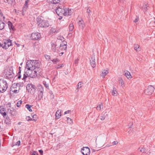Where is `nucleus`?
I'll use <instances>...</instances> for the list:
<instances>
[{"mask_svg":"<svg viewBox=\"0 0 155 155\" xmlns=\"http://www.w3.org/2000/svg\"><path fill=\"white\" fill-rule=\"evenodd\" d=\"M61 110H58L55 114V117L57 119H59L61 116Z\"/></svg>","mask_w":155,"mask_h":155,"instance_id":"20","label":"nucleus"},{"mask_svg":"<svg viewBox=\"0 0 155 155\" xmlns=\"http://www.w3.org/2000/svg\"><path fill=\"white\" fill-rule=\"evenodd\" d=\"M52 61L54 64H56L57 62H58L60 61L57 58L53 59L51 61Z\"/></svg>","mask_w":155,"mask_h":155,"instance_id":"40","label":"nucleus"},{"mask_svg":"<svg viewBox=\"0 0 155 155\" xmlns=\"http://www.w3.org/2000/svg\"><path fill=\"white\" fill-rule=\"evenodd\" d=\"M29 0H26L25 3V5H27L28 3L29 2Z\"/></svg>","mask_w":155,"mask_h":155,"instance_id":"54","label":"nucleus"},{"mask_svg":"<svg viewBox=\"0 0 155 155\" xmlns=\"http://www.w3.org/2000/svg\"><path fill=\"white\" fill-rule=\"evenodd\" d=\"M28 77L27 74H26V70H25L24 73L23 74V77L22 79L23 80H25L26 78Z\"/></svg>","mask_w":155,"mask_h":155,"instance_id":"34","label":"nucleus"},{"mask_svg":"<svg viewBox=\"0 0 155 155\" xmlns=\"http://www.w3.org/2000/svg\"><path fill=\"white\" fill-rule=\"evenodd\" d=\"M6 110L5 107L3 106H0V113L5 117L6 115Z\"/></svg>","mask_w":155,"mask_h":155,"instance_id":"13","label":"nucleus"},{"mask_svg":"<svg viewBox=\"0 0 155 155\" xmlns=\"http://www.w3.org/2000/svg\"><path fill=\"white\" fill-rule=\"evenodd\" d=\"M36 117H37L36 115H34V116H33V119H32V120H34L35 121H36V120L34 118H36Z\"/></svg>","mask_w":155,"mask_h":155,"instance_id":"50","label":"nucleus"},{"mask_svg":"<svg viewBox=\"0 0 155 155\" xmlns=\"http://www.w3.org/2000/svg\"><path fill=\"white\" fill-rule=\"evenodd\" d=\"M138 150H139L140 151L144 153L146 151V149L144 148H140L139 147L138 149Z\"/></svg>","mask_w":155,"mask_h":155,"instance_id":"37","label":"nucleus"},{"mask_svg":"<svg viewBox=\"0 0 155 155\" xmlns=\"http://www.w3.org/2000/svg\"><path fill=\"white\" fill-rule=\"evenodd\" d=\"M33 73V70H26V74L29 77L34 78L37 76L36 74H34Z\"/></svg>","mask_w":155,"mask_h":155,"instance_id":"10","label":"nucleus"},{"mask_svg":"<svg viewBox=\"0 0 155 155\" xmlns=\"http://www.w3.org/2000/svg\"><path fill=\"white\" fill-rule=\"evenodd\" d=\"M38 91L44 90V87L40 85L38 86Z\"/></svg>","mask_w":155,"mask_h":155,"instance_id":"44","label":"nucleus"},{"mask_svg":"<svg viewBox=\"0 0 155 155\" xmlns=\"http://www.w3.org/2000/svg\"><path fill=\"white\" fill-rule=\"evenodd\" d=\"M120 81L121 82V83L122 84V85L123 84H124V82H123L122 79L120 80Z\"/></svg>","mask_w":155,"mask_h":155,"instance_id":"61","label":"nucleus"},{"mask_svg":"<svg viewBox=\"0 0 155 155\" xmlns=\"http://www.w3.org/2000/svg\"><path fill=\"white\" fill-rule=\"evenodd\" d=\"M20 140L18 141V142H16V145H17L18 146L20 145Z\"/></svg>","mask_w":155,"mask_h":155,"instance_id":"51","label":"nucleus"},{"mask_svg":"<svg viewBox=\"0 0 155 155\" xmlns=\"http://www.w3.org/2000/svg\"><path fill=\"white\" fill-rule=\"evenodd\" d=\"M87 13H88L89 14L91 12L90 10L89 9L88 7H87Z\"/></svg>","mask_w":155,"mask_h":155,"instance_id":"55","label":"nucleus"},{"mask_svg":"<svg viewBox=\"0 0 155 155\" xmlns=\"http://www.w3.org/2000/svg\"><path fill=\"white\" fill-rule=\"evenodd\" d=\"M38 92H40L39 93H41V94L42 93V94H43L44 90L40 91H38Z\"/></svg>","mask_w":155,"mask_h":155,"instance_id":"63","label":"nucleus"},{"mask_svg":"<svg viewBox=\"0 0 155 155\" xmlns=\"http://www.w3.org/2000/svg\"><path fill=\"white\" fill-rule=\"evenodd\" d=\"M8 112H9L12 115H14L15 114V111L14 110H12L10 109H8Z\"/></svg>","mask_w":155,"mask_h":155,"instance_id":"39","label":"nucleus"},{"mask_svg":"<svg viewBox=\"0 0 155 155\" xmlns=\"http://www.w3.org/2000/svg\"><path fill=\"white\" fill-rule=\"evenodd\" d=\"M100 117V118L101 120H104L105 119V115L104 114H101Z\"/></svg>","mask_w":155,"mask_h":155,"instance_id":"46","label":"nucleus"},{"mask_svg":"<svg viewBox=\"0 0 155 155\" xmlns=\"http://www.w3.org/2000/svg\"><path fill=\"white\" fill-rule=\"evenodd\" d=\"M101 106H102V103H101V104H99L97 107V110L98 111L100 110L101 109Z\"/></svg>","mask_w":155,"mask_h":155,"instance_id":"38","label":"nucleus"},{"mask_svg":"<svg viewBox=\"0 0 155 155\" xmlns=\"http://www.w3.org/2000/svg\"><path fill=\"white\" fill-rule=\"evenodd\" d=\"M72 13L71 10L69 9L68 8H66L64 7V11L63 14V15L68 16L71 15Z\"/></svg>","mask_w":155,"mask_h":155,"instance_id":"12","label":"nucleus"},{"mask_svg":"<svg viewBox=\"0 0 155 155\" xmlns=\"http://www.w3.org/2000/svg\"><path fill=\"white\" fill-rule=\"evenodd\" d=\"M32 155H38V153L35 151L33 152Z\"/></svg>","mask_w":155,"mask_h":155,"instance_id":"49","label":"nucleus"},{"mask_svg":"<svg viewBox=\"0 0 155 155\" xmlns=\"http://www.w3.org/2000/svg\"><path fill=\"white\" fill-rule=\"evenodd\" d=\"M4 2L8 4L12 5L14 3L15 0H4Z\"/></svg>","mask_w":155,"mask_h":155,"instance_id":"22","label":"nucleus"},{"mask_svg":"<svg viewBox=\"0 0 155 155\" xmlns=\"http://www.w3.org/2000/svg\"><path fill=\"white\" fill-rule=\"evenodd\" d=\"M5 23L0 20V30H2L4 28Z\"/></svg>","mask_w":155,"mask_h":155,"instance_id":"24","label":"nucleus"},{"mask_svg":"<svg viewBox=\"0 0 155 155\" xmlns=\"http://www.w3.org/2000/svg\"><path fill=\"white\" fill-rule=\"evenodd\" d=\"M134 49L137 51H138L140 47V46L138 45H135L134 46Z\"/></svg>","mask_w":155,"mask_h":155,"instance_id":"36","label":"nucleus"},{"mask_svg":"<svg viewBox=\"0 0 155 155\" xmlns=\"http://www.w3.org/2000/svg\"><path fill=\"white\" fill-rule=\"evenodd\" d=\"M71 112V110H67V111H65L64 113V114H69L70 113V112Z\"/></svg>","mask_w":155,"mask_h":155,"instance_id":"52","label":"nucleus"},{"mask_svg":"<svg viewBox=\"0 0 155 155\" xmlns=\"http://www.w3.org/2000/svg\"><path fill=\"white\" fill-rule=\"evenodd\" d=\"M51 50L52 51L54 52H55L56 51L57 48L56 43L55 42H53L52 41H51Z\"/></svg>","mask_w":155,"mask_h":155,"instance_id":"18","label":"nucleus"},{"mask_svg":"<svg viewBox=\"0 0 155 155\" xmlns=\"http://www.w3.org/2000/svg\"><path fill=\"white\" fill-rule=\"evenodd\" d=\"M3 75L5 78L10 79L13 78L14 74L13 72L12 67H9L7 70L4 71Z\"/></svg>","mask_w":155,"mask_h":155,"instance_id":"2","label":"nucleus"},{"mask_svg":"<svg viewBox=\"0 0 155 155\" xmlns=\"http://www.w3.org/2000/svg\"><path fill=\"white\" fill-rule=\"evenodd\" d=\"M22 103V101H19L16 104V106L18 107H19L20 106L21 104Z\"/></svg>","mask_w":155,"mask_h":155,"instance_id":"43","label":"nucleus"},{"mask_svg":"<svg viewBox=\"0 0 155 155\" xmlns=\"http://www.w3.org/2000/svg\"><path fill=\"white\" fill-rule=\"evenodd\" d=\"M51 31L52 32L54 33H57L58 32V30H57V29H55V28H52L51 29Z\"/></svg>","mask_w":155,"mask_h":155,"instance_id":"45","label":"nucleus"},{"mask_svg":"<svg viewBox=\"0 0 155 155\" xmlns=\"http://www.w3.org/2000/svg\"><path fill=\"white\" fill-rule=\"evenodd\" d=\"M33 62L34 63L33 68H35V69H38L40 65L39 61L37 60H33Z\"/></svg>","mask_w":155,"mask_h":155,"instance_id":"15","label":"nucleus"},{"mask_svg":"<svg viewBox=\"0 0 155 155\" xmlns=\"http://www.w3.org/2000/svg\"><path fill=\"white\" fill-rule=\"evenodd\" d=\"M41 35L38 32H34L32 33L31 35V38L32 40H37L41 38Z\"/></svg>","mask_w":155,"mask_h":155,"instance_id":"7","label":"nucleus"},{"mask_svg":"<svg viewBox=\"0 0 155 155\" xmlns=\"http://www.w3.org/2000/svg\"><path fill=\"white\" fill-rule=\"evenodd\" d=\"M154 87L152 86H148L145 90V93L148 95H150L153 92Z\"/></svg>","mask_w":155,"mask_h":155,"instance_id":"6","label":"nucleus"},{"mask_svg":"<svg viewBox=\"0 0 155 155\" xmlns=\"http://www.w3.org/2000/svg\"><path fill=\"white\" fill-rule=\"evenodd\" d=\"M117 93L116 88L114 87H113V90L112 91L111 94L113 96H116Z\"/></svg>","mask_w":155,"mask_h":155,"instance_id":"25","label":"nucleus"},{"mask_svg":"<svg viewBox=\"0 0 155 155\" xmlns=\"http://www.w3.org/2000/svg\"><path fill=\"white\" fill-rule=\"evenodd\" d=\"M3 14L2 13V11L0 9V17H2L3 16Z\"/></svg>","mask_w":155,"mask_h":155,"instance_id":"60","label":"nucleus"},{"mask_svg":"<svg viewBox=\"0 0 155 155\" xmlns=\"http://www.w3.org/2000/svg\"><path fill=\"white\" fill-rule=\"evenodd\" d=\"M6 39L4 40L2 44V45H1L2 47L5 49L8 48V46H7V43L6 42Z\"/></svg>","mask_w":155,"mask_h":155,"instance_id":"19","label":"nucleus"},{"mask_svg":"<svg viewBox=\"0 0 155 155\" xmlns=\"http://www.w3.org/2000/svg\"><path fill=\"white\" fill-rule=\"evenodd\" d=\"M26 88L27 91L32 94H34L36 91V86L31 84H28L26 86Z\"/></svg>","mask_w":155,"mask_h":155,"instance_id":"4","label":"nucleus"},{"mask_svg":"<svg viewBox=\"0 0 155 155\" xmlns=\"http://www.w3.org/2000/svg\"><path fill=\"white\" fill-rule=\"evenodd\" d=\"M21 67H19L18 72V74H21Z\"/></svg>","mask_w":155,"mask_h":155,"instance_id":"56","label":"nucleus"},{"mask_svg":"<svg viewBox=\"0 0 155 155\" xmlns=\"http://www.w3.org/2000/svg\"><path fill=\"white\" fill-rule=\"evenodd\" d=\"M43 94L39 93L38 95V98L39 100H41Z\"/></svg>","mask_w":155,"mask_h":155,"instance_id":"42","label":"nucleus"},{"mask_svg":"<svg viewBox=\"0 0 155 155\" xmlns=\"http://www.w3.org/2000/svg\"><path fill=\"white\" fill-rule=\"evenodd\" d=\"M36 70L37 69L33 70L34 74H36V73H37V71Z\"/></svg>","mask_w":155,"mask_h":155,"instance_id":"59","label":"nucleus"},{"mask_svg":"<svg viewBox=\"0 0 155 155\" xmlns=\"http://www.w3.org/2000/svg\"><path fill=\"white\" fill-rule=\"evenodd\" d=\"M124 75L127 77L128 79L131 78V76L130 74V73L129 71H127L125 73Z\"/></svg>","mask_w":155,"mask_h":155,"instance_id":"31","label":"nucleus"},{"mask_svg":"<svg viewBox=\"0 0 155 155\" xmlns=\"http://www.w3.org/2000/svg\"><path fill=\"white\" fill-rule=\"evenodd\" d=\"M81 152L84 155H89L90 153V149L87 147H84L81 149Z\"/></svg>","mask_w":155,"mask_h":155,"instance_id":"9","label":"nucleus"},{"mask_svg":"<svg viewBox=\"0 0 155 155\" xmlns=\"http://www.w3.org/2000/svg\"><path fill=\"white\" fill-rule=\"evenodd\" d=\"M0 20H2V21H3L4 22L6 23L7 21V19H6L5 16L3 15V16L2 17H0Z\"/></svg>","mask_w":155,"mask_h":155,"instance_id":"30","label":"nucleus"},{"mask_svg":"<svg viewBox=\"0 0 155 155\" xmlns=\"http://www.w3.org/2000/svg\"><path fill=\"white\" fill-rule=\"evenodd\" d=\"M90 63L91 66L93 68H94L96 67V64L95 63V56L93 54L91 57V59L90 60Z\"/></svg>","mask_w":155,"mask_h":155,"instance_id":"14","label":"nucleus"},{"mask_svg":"<svg viewBox=\"0 0 155 155\" xmlns=\"http://www.w3.org/2000/svg\"><path fill=\"white\" fill-rule=\"evenodd\" d=\"M39 153L41 154H43V151L42 150H39Z\"/></svg>","mask_w":155,"mask_h":155,"instance_id":"62","label":"nucleus"},{"mask_svg":"<svg viewBox=\"0 0 155 155\" xmlns=\"http://www.w3.org/2000/svg\"><path fill=\"white\" fill-rule=\"evenodd\" d=\"M64 7L63 5H60L58 6L56 9L55 12L58 15L60 16L63 15L64 11Z\"/></svg>","mask_w":155,"mask_h":155,"instance_id":"5","label":"nucleus"},{"mask_svg":"<svg viewBox=\"0 0 155 155\" xmlns=\"http://www.w3.org/2000/svg\"><path fill=\"white\" fill-rule=\"evenodd\" d=\"M33 64L34 63L33 62V60L27 62L26 66V69L25 70H29L35 69V68H33Z\"/></svg>","mask_w":155,"mask_h":155,"instance_id":"8","label":"nucleus"},{"mask_svg":"<svg viewBox=\"0 0 155 155\" xmlns=\"http://www.w3.org/2000/svg\"><path fill=\"white\" fill-rule=\"evenodd\" d=\"M45 58L48 60H49L50 59V56L49 55L46 54L45 55Z\"/></svg>","mask_w":155,"mask_h":155,"instance_id":"47","label":"nucleus"},{"mask_svg":"<svg viewBox=\"0 0 155 155\" xmlns=\"http://www.w3.org/2000/svg\"><path fill=\"white\" fill-rule=\"evenodd\" d=\"M108 73V70H104L102 72L101 76L103 78H104L105 76Z\"/></svg>","mask_w":155,"mask_h":155,"instance_id":"29","label":"nucleus"},{"mask_svg":"<svg viewBox=\"0 0 155 155\" xmlns=\"http://www.w3.org/2000/svg\"><path fill=\"white\" fill-rule=\"evenodd\" d=\"M37 24L39 27L41 28H46L49 25L48 21L43 19V18L41 16H38L37 19Z\"/></svg>","mask_w":155,"mask_h":155,"instance_id":"1","label":"nucleus"},{"mask_svg":"<svg viewBox=\"0 0 155 155\" xmlns=\"http://www.w3.org/2000/svg\"><path fill=\"white\" fill-rule=\"evenodd\" d=\"M67 43L66 41H62L60 45V48L62 50H65L67 48Z\"/></svg>","mask_w":155,"mask_h":155,"instance_id":"16","label":"nucleus"},{"mask_svg":"<svg viewBox=\"0 0 155 155\" xmlns=\"http://www.w3.org/2000/svg\"><path fill=\"white\" fill-rule=\"evenodd\" d=\"M63 66V64H58L55 66V68L57 69H59L61 68Z\"/></svg>","mask_w":155,"mask_h":155,"instance_id":"41","label":"nucleus"},{"mask_svg":"<svg viewBox=\"0 0 155 155\" xmlns=\"http://www.w3.org/2000/svg\"><path fill=\"white\" fill-rule=\"evenodd\" d=\"M8 88L7 82L2 79H0V93H2L5 91Z\"/></svg>","mask_w":155,"mask_h":155,"instance_id":"3","label":"nucleus"},{"mask_svg":"<svg viewBox=\"0 0 155 155\" xmlns=\"http://www.w3.org/2000/svg\"><path fill=\"white\" fill-rule=\"evenodd\" d=\"M118 143V142L117 141H114L113 143H114V144H113V145L117 144Z\"/></svg>","mask_w":155,"mask_h":155,"instance_id":"58","label":"nucleus"},{"mask_svg":"<svg viewBox=\"0 0 155 155\" xmlns=\"http://www.w3.org/2000/svg\"><path fill=\"white\" fill-rule=\"evenodd\" d=\"M8 24L10 30L12 29V30L13 29L14 27L12 24V23L10 21H8Z\"/></svg>","mask_w":155,"mask_h":155,"instance_id":"28","label":"nucleus"},{"mask_svg":"<svg viewBox=\"0 0 155 155\" xmlns=\"http://www.w3.org/2000/svg\"><path fill=\"white\" fill-rule=\"evenodd\" d=\"M78 61V60H76L75 61V63H77Z\"/></svg>","mask_w":155,"mask_h":155,"instance_id":"64","label":"nucleus"},{"mask_svg":"<svg viewBox=\"0 0 155 155\" xmlns=\"http://www.w3.org/2000/svg\"><path fill=\"white\" fill-rule=\"evenodd\" d=\"M139 20V18H136L134 21V22H137Z\"/></svg>","mask_w":155,"mask_h":155,"instance_id":"53","label":"nucleus"},{"mask_svg":"<svg viewBox=\"0 0 155 155\" xmlns=\"http://www.w3.org/2000/svg\"><path fill=\"white\" fill-rule=\"evenodd\" d=\"M6 42L7 43V46H8V47L12 45V41L10 39H7L6 40Z\"/></svg>","mask_w":155,"mask_h":155,"instance_id":"33","label":"nucleus"},{"mask_svg":"<svg viewBox=\"0 0 155 155\" xmlns=\"http://www.w3.org/2000/svg\"><path fill=\"white\" fill-rule=\"evenodd\" d=\"M26 119L28 121L32 120V118H31L30 117H27L26 118Z\"/></svg>","mask_w":155,"mask_h":155,"instance_id":"48","label":"nucleus"},{"mask_svg":"<svg viewBox=\"0 0 155 155\" xmlns=\"http://www.w3.org/2000/svg\"><path fill=\"white\" fill-rule=\"evenodd\" d=\"M32 106H31L28 104H27L25 105V107L28 109V110L30 112H32V110L31 108Z\"/></svg>","mask_w":155,"mask_h":155,"instance_id":"32","label":"nucleus"},{"mask_svg":"<svg viewBox=\"0 0 155 155\" xmlns=\"http://www.w3.org/2000/svg\"><path fill=\"white\" fill-rule=\"evenodd\" d=\"M67 123L69 124H72L73 123L72 120L69 117H67Z\"/></svg>","mask_w":155,"mask_h":155,"instance_id":"35","label":"nucleus"},{"mask_svg":"<svg viewBox=\"0 0 155 155\" xmlns=\"http://www.w3.org/2000/svg\"><path fill=\"white\" fill-rule=\"evenodd\" d=\"M20 87H18L17 89L14 90H10V92L11 94H14V93H17L19 91Z\"/></svg>","mask_w":155,"mask_h":155,"instance_id":"23","label":"nucleus"},{"mask_svg":"<svg viewBox=\"0 0 155 155\" xmlns=\"http://www.w3.org/2000/svg\"><path fill=\"white\" fill-rule=\"evenodd\" d=\"M21 87V84L19 83H15L13 84L10 88V90L17 89L18 87Z\"/></svg>","mask_w":155,"mask_h":155,"instance_id":"17","label":"nucleus"},{"mask_svg":"<svg viewBox=\"0 0 155 155\" xmlns=\"http://www.w3.org/2000/svg\"><path fill=\"white\" fill-rule=\"evenodd\" d=\"M11 122L9 117L7 116L5 118V122L7 124H10Z\"/></svg>","mask_w":155,"mask_h":155,"instance_id":"26","label":"nucleus"},{"mask_svg":"<svg viewBox=\"0 0 155 155\" xmlns=\"http://www.w3.org/2000/svg\"><path fill=\"white\" fill-rule=\"evenodd\" d=\"M18 79H20L21 78V74H18Z\"/></svg>","mask_w":155,"mask_h":155,"instance_id":"57","label":"nucleus"},{"mask_svg":"<svg viewBox=\"0 0 155 155\" xmlns=\"http://www.w3.org/2000/svg\"><path fill=\"white\" fill-rule=\"evenodd\" d=\"M82 83L81 82H79L78 84V85H77V88L76 89V90H75V91H76V92H78V91H79V89L81 87H82Z\"/></svg>","mask_w":155,"mask_h":155,"instance_id":"27","label":"nucleus"},{"mask_svg":"<svg viewBox=\"0 0 155 155\" xmlns=\"http://www.w3.org/2000/svg\"><path fill=\"white\" fill-rule=\"evenodd\" d=\"M78 24L79 26V28L82 30L83 29L85 26L83 20L82 19L79 21L78 22Z\"/></svg>","mask_w":155,"mask_h":155,"instance_id":"11","label":"nucleus"},{"mask_svg":"<svg viewBox=\"0 0 155 155\" xmlns=\"http://www.w3.org/2000/svg\"><path fill=\"white\" fill-rule=\"evenodd\" d=\"M74 28V26L73 24H70L69 26V30L70 33L69 34H71Z\"/></svg>","mask_w":155,"mask_h":155,"instance_id":"21","label":"nucleus"}]
</instances>
